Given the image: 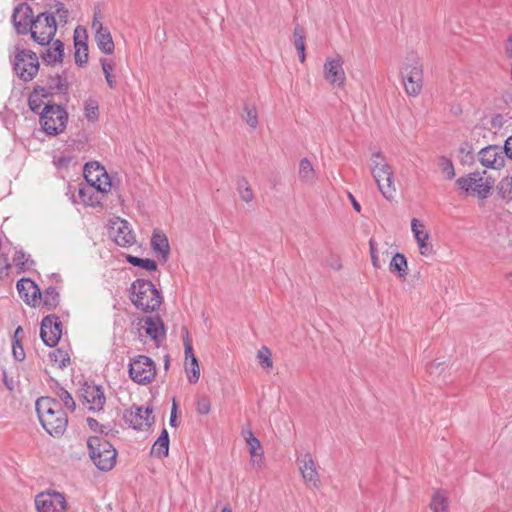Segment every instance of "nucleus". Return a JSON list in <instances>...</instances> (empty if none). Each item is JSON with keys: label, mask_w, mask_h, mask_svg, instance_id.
<instances>
[{"label": "nucleus", "mask_w": 512, "mask_h": 512, "mask_svg": "<svg viewBox=\"0 0 512 512\" xmlns=\"http://www.w3.org/2000/svg\"><path fill=\"white\" fill-rule=\"evenodd\" d=\"M54 7L56 9L55 14L58 16L59 22L66 24L68 21V15H69L68 9L65 7V5L62 2L57 1V0H55Z\"/></svg>", "instance_id": "nucleus-48"}, {"label": "nucleus", "mask_w": 512, "mask_h": 512, "mask_svg": "<svg viewBox=\"0 0 512 512\" xmlns=\"http://www.w3.org/2000/svg\"><path fill=\"white\" fill-rule=\"evenodd\" d=\"M82 397L86 403L90 404L89 409L99 411L103 408L106 398L104 391L99 385L86 384L82 389Z\"/></svg>", "instance_id": "nucleus-20"}, {"label": "nucleus", "mask_w": 512, "mask_h": 512, "mask_svg": "<svg viewBox=\"0 0 512 512\" xmlns=\"http://www.w3.org/2000/svg\"><path fill=\"white\" fill-rule=\"evenodd\" d=\"M169 434L166 428H163L161 431L159 437L154 442L152 449H151V455L157 457V458H164L167 457L169 454Z\"/></svg>", "instance_id": "nucleus-29"}, {"label": "nucleus", "mask_w": 512, "mask_h": 512, "mask_svg": "<svg viewBox=\"0 0 512 512\" xmlns=\"http://www.w3.org/2000/svg\"><path fill=\"white\" fill-rule=\"evenodd\" d=\"M3 381H4L5 386H6L9 390H12V389H13V380H8V378H7V374H6V372H5V371L3 372Z\"/></svg>", "instance_id": "nucleus-61"}, {"label": "nucleus", "mask_w": 512, "mask_h": 512, "mask_svg": "<svg viewBox=\"0 0 512 512\" xmlns=\"http://www.w3.org/2000/svg\"><path fill=\"white\" fill-rule=\"evenodd\" d=\"M20 334H23V329L21 326H18L15 330L13 341L20 340Z\"/></svg>", "instance_id": "nucleus-62"}, {"label": "nucleus", "mask_w": 512, "mask_h": 512, "mask_svg": "<svg viewBox=\"0 0 512 512\" xmlns=\"http://www.w3.org/2000/svg\"><path fill=\"white\" fill-rule=\"evenodd\" d=\"M25 253L22 252V251H19V252H16L15 256H14V263L17 267H19L20 269H24L26 267V262H27V259L25 258Z\"/></svg>", "instance_id": "nucleus-57"}, {"label": "nucleus", "mask_w": 512, "mask_h": 512, "mask_svg": "<svg viewBox=\"0 0 512 512\" xmlns=\"http://www.w3.org/2000/svg\"><path fill=\"white\" fill-rule=\"evenodd\" d=\"M371 174L377 184L378 190L388 201H392L396 188L393 168L387 163L384 154L377 151L371 157Z\"/></svg>", "instance_id": "nucleus-3"}, {"label": "nucleus", "mask_w": 512, "mask_h": 512, "mask_svg": "<svg viewBox=\"0 0 512 512\" xmlns=\"http://www.w3.org/2000/svg\"><path fill=\"white\" fill-rule=\"evenodd\" d=\"M251 464L256 469H261L264 465L263 450L255 451L254 456H251Z\"/></svg>", "instance_id": "nucleus-56"}, {"label": "nucleus", "mask_w": 512, "mask_h": 512, "mask_svg": "<svg viewBox=\"0 0 512 512\" xmlns=\"http://www.w3.org/2000/svg\"><path fill=\"white\" fill-rule=\"evenodd\" d=\"M389 270L392 273L396 272L399 278L405 279L408 274V265L405 255L402 253H396L390 261Z\"/></svg>", "instance_id": "nucleus-30"}, {"label": "nucleus", "mask_w": 512, "mask_h": 512, "mask_svg": "<svg viewBox=\"0 0 512 512\" xmlns=\"http://www.w3.org/2000/svg\"><path fill=\"white\" fill-rule=\"evenodd\" d=\"M245 441L249 447V453L254 456L255 451L262 450L260 441L254 436L251 430L243 432Z\"/></svg>", "instance_id": "nucleus-45"}, {"label": "nucleus", "mask_w": 512, "mask_h": 512, "mask_svg": "<svg viewBox=\"0 0 512 512\" xmlns=\"http://www.w3.org/2000/svg\"><path fill=\"white\" fill-rule=\"evenodd\" d=\"M28 105L32 112L38 113L40 115L41 112H39V110L42 105L41 98H39L37 95H34L33 93H31L28 98Z\"/></svg>", "instance_id": "nucleus-54"}, {"label": "nucleus", "mask_w": 512, "mask_h": 512, "mask_svg": "<svg viewBox=\"0 0 512 512\" xmlns=\"http://www.w3.org/2000/svg\"><path fill=\"white\" fill-rule=\"evenodd\" d=\"M98 193L99 191L94 190L93 186L90 185L80 186L78 189V195L82 202L92 207L100 204Z\"/></svg>", "instance_id": "nucleus-32"}, {"label": "nucleus", "mask_w": 512, "mask_h": 512, "mask_svg": "<svg viewBox=\"0 0 512 512\" xmlns=\"http://www.w3.org/2000/svg\"><path fill=\"white\" fill-rule=\"evenodd\" d=\"M60 302V295L57 289L53 286H49L45 291L41 292V303L43 306L51 311L57 308Z\"/></svg>", "instance_id": "nucleus-31"}, {"label": "nucleus", "mask_w": 512, "mask_h": 512, "mask_svg": "<svg viewBox=\"0 0 512 512\" xmlns=\"http://www.w3.org/2000/svg\"><path fill=\"white\" fill-rule=\"evenodd\" d=\"M126 261L135 267H140L147 271L157 270V263L153 259L140 258V257L133 256V255H127Z\"/></svg>", "instance_id": "nucleus-35"}, {"label": "nucleus", "mask_w": 512, "mask_h": 512, "mask_svg": "<svg viewBox=\"0 0 512 512\" xmlns=\"http://www.w3.org/2000/svg\"><path fill=\"white\" fill-rule=\"evenodd\" d=\"M20 298L29 306L36 307L41 303V290L30 278H22L16 284Z\"/></svg>", "instance_id": "nucleus-15"}, {"label": "nucleus", "mask_w": 512, "mask_h": 512, "mask_svg": "<svg viewBox=\"0 0 512 512\" xmlns=\"http://www.w3.org/2000/svg\"><path fill=\"white\" fill-rule=\"evenodd\" d=\"M29 33L39 45H48L57 31V22L53 13H40L30 22Z\"/></svg>", "instance_id": "nucleus-8"}, {"label": "nucleus", "mask_w": 512, "mask_h": 512, "mask_svg": "<svg viewBox=\"0 0 512 512\" xmlns=\"http://www.w3.org/2000/svg\"><path fill=\"white\" fill-rule=\"evenodd\" d=\"M12 354L16 361H23L25 359L24 348L20 340L12 341Z\"/></svg>", "instance_id": "nucleus-50"}, {"label": "nucleus", "mask_w": 512, "mask_h": 512, "mask_svg": "<svg viewBox=\"0 0 512 512\" xmlns=\"http://www.w3.org/2000/svg\"><path fill=\"white\" fill-rule=\"evenodd\" d=\"M57 396L64 403L65 407L70 411H74L76 408V403L72 397V395L63 387H60L57 391Z\"/></svg>", "instance_id": "nucleus-46"}, {"label": "nucleus", "mask_w": 512, "mask_h": 512, "mask_svg": "<svg viewBox=\"0 0 512 512\" xmlns=\"http://www.w3.org/2000/svg\"><path fill=\"white\" fill-rule=\"evenodd\" d=\"M438 165L441 168V171L445 175L446 179L451 180L455 177L454 165L449 158L441 156L439 158Z\"/></svg>", "instance_id": "nucleus-43"}, {"label": "nucleus", "mask_w": 512, "mask_h": 512, "mask_svg": "<svg viewBox=\"0 0 512 512\" xmlns=\"http://www.w3.org/2000/svg\"><path fill=\"white\" fill-rule=\"evenodd\" d=\"M500 197L504 200H512V176L504 177L497 186Z\"/></svg>", "instance_id": "nucleus-40"}, {"label": "nucleus", "mask_w": 512, "mask_h": 512, "mask_svg": "<svg viewBox=\"0 0 512 512\" xmlns=\"http://www.w3.org/2000/svg\"><path fill=\"white\" fill-rule=\"evenodd\" d=\"M349 198L351 200V203H352V206L354 208L355 211L357 212H360L361 211V206L360 204L356 201V199L354 198V196L352 194L349 193Z\"/></svg>", "instance_id": "nucleus-60"}, {"label": "nucleus", "mask_w": 512, "mask_h": 512, "mask_svg": "<svg viewBox=\"0 0 512 512\" xmlns=\"http://www.w3.org/2000/svg\"><path fill=\"white\" fill-rule=\"evenodd\" d=\"M169 423L172 427L177 426V404L175 400H173Z\"/></svg>", "instance_id": "nucleus-59"}, {"label": "nucleus", "mask_w": 512, "mask_h": 512, "mask_svg": "<svg viewBox=\"0 0 512 512\" xmlns=\"http://www.w3.org/2000/svg\"><path fill=\"white\" fill-rule=\"evenodd\" d=\"M132 304L143 312L156 311L162 301L161 292L146 279H136L129 289Z\"/></svg>", "instance_id": "nucleus-2"}, {"label": "nucleus", "mask_w": 512, "mask_h": 512, "mask_svg": "<svg viewBox=\"0 0 512 512\" xmlns=\"http://www.w3.org/2000/svg\"><path fill=\"white\" fill-rule=\"evenodd\" d=\"M32 93L37 95L39 98H48L49 96L53 95L55 91L49 88V84H46L45 87L38 85L35 86Z\"/></svg>", "instance_id": "nucleus-55"}, {"label": "nucleus", "mask_w": 512, "mask_h": 512, "mask_svg": "<svg viewBox=\"0 0 512 512\" xmlns=\"http://www.w3.org/2000/svg\"><path fill=\"white\" fill-rule=\"evenodd\" d=\"M130 378L137 384L147 385L156 376V365L154 361L145 355H138L132 359L128 368Z\"/></svg>", "instance_id": "nucleus-10"}, {"label": "nucleus", "mask_w": 512, "mask_h": 512, "mask_svg": "<svg viewBox=\"0 0 512 512\" xmlns=\"http://www.w3.org/2000/svg\"><path fill=\"white\" fill-rule=\"evenodd\" d=\"M479 161L487 168L500 169L505 165V154L497 145L487 146L479 152Z\"/></svg>", "instance_id": "nucleus-18"}, {"label": "nucleus", "mask_w": 512, "mask_h": 512, "mask_svg": "<svg viewBox=\"0 0 512 512\" xmlns=\"http://www.w3.org/2000/svg\"><path fill=\"white\" fill-rule=\"evenodd\" d=\"M113 240L121 247H129L135 242V237L128 227L127 221H121L118 227L112 228Z\"/></svg>", "instance_id": "nucleus-26"}, {"label": "nucleus", "mask_w": 512, "mask_h": 512, "mask_svg": "<svg viewBox=\"0 0 512 512\" xmlns=\"http://www.w3.org/2000/svg\"><path fill=\"white\" fill-rule=\"evenodd\" d=\"M401 75L406 93L410 96H417L422 90L423 66L414 53L407 57Z\"/></svg>", "instance_id": "nucleus-9"}, {"label": "nucleus", "mask_w": 512, "mask_h": 512, "mask_svg": "<svg viewBox=\"0 0 512 512\" xmlns=\"http://www.w3.org/2000/svg\"><path fill=\"white\" fill-rule=\"evenodd\" d=\"M64 56V44L61 40L56 39L53 42L52 47L48 48L45 53L42 54L43 62L46 64L62 63Z\"/></svg>", "instance_id": "nucleus-27"}, {"label": "nucleus", "mask_w": 512, "mask_h": 512, "mask_svg": "<svg viewBox=\"0 0 512 512\" xmlns=\"http://www.w3.org/2000/svg\"><path fill=\"white\" fill-rule=\"evenodd\" d=\"M87 447L92 462L99 470L109 471L115 466L117 451L108 440L91 436L87 440Z\"/></svg>", "instance_id": "nucleus-4"}, {"label": "nucleus", "mask_w": 512, "mask_h": 512, "mask_svg": "<svg viewBox=\"0 0 512 512\" xmlns=\"http://www.w3.org/2000/svg\"><path fill=\"white\" fill-rule=\"evenodd\" d=\"M440 365H441V363H434V362H432V363H430V364L427 366V369H428V370H429V372L431 373V372H432V370H433L434 368H438Z\"/></svg>", "instance_id": "nucleus-63"}, {"label": "nucleus", "mask_w": 512, "mask_h": 512, "mask_svg": "<svg viewBox=\"0 0 512 512\" xmlns=\"http://www.w3.org/2000/svg\"><path fill=\"white\" fill-rule=\"evenodd\" d=\"M86 422H87V425L88 427L95 431V432H99L100 434H107V427L105 425H101L96 419L92 418V417H88L86 419Z\"/></svg>", "instance_id": "nucleus-53"}, {"label": "nucleus", "mask_w": 512, "mask_h": 512, "mask_svg": "<svg viewBox=\"0 0 512 512\" xmlns=\"http://www.w3.org/2000/svg\"><path fill=\"white\" fill-rule=\"evenodd\" d=\"M13 70L22 81L29 82L33 80L39 70L37 54L32 50L16 46Z\"/></svg>", "instance_id": "nucleus-7"}, {"label": "nucleus", "mask_w": 512, "mask_h": 512, "mask_svg": "<svg viewBox=\"0 0 512 512\" xmlns=\"http://www.w3.org/2000/svg\"><path fill=\"white\" fill-rule=\"evenodd\" d=\"M257 358H258L259 364L261 365L262 368H264V369L272 368L273 361L271 358V351L269 350L268 347H266V346L261 347V349H259L257 352Z\"/></svg>", "instance_id": "nucleus-44"}, {"label": "nucleus", "mask_w": 512, "mask_h": 512, "mask_svg": "<svg viewBox=\"0 0 512 512\" xmlns=\"http://www.w3.org/2000/svg\"><path fill=\"white\" fill-rule=\"evenodd\" d=\"M35 408L42 427L49 435L60 437L64 434L68 417L58 400L40 397L36 400Z\"/></svg>", "instance_id": "nucleus-1"}, {"label": "nucleus", "mask_w": 512, "mask_h": 512, "mask_svg": "<svg viewBox=\"0 0 512 512\" xmlns=\"http://www.w3.org/2000/svg\"><path fill=\"white\" fill-rule=\"evenodd\" d=\"M47 84H49V88L54 90L55 92H59L62 94L68 93V82L65 76L56 74L55 76H49L47 80Z\"/></svg>", "instance_id": "nucleus-34"}, {"label": "nucleus", "mask_w": 512, "mask_h": 512, "mask_svg": "<svg viewBox=\"0 0 512 512\" xmlns=\"http://www.w3.org/2000/svg\"><path fill=\"white\" fill-rule=\"evenodd\" d=\"M85 116L89 121L98 119V103L95 100H88L85 104Z\"/></svg>", "instance_id": "nucleus-47"}, {"label": "nucleus", "mask_w": 512, "mask_h": 512, "mask_svg": "<svg viewBox=\"0 0 512 512\" xmlns=\"http://www.w3.org/2000/svg\"><path fill=\"white\" fill-rule=\"evenodd\" d=\"M236 189L244 202L249 203L254 199L253 190L244 176L237 177Z\"/></svg>", "instance_id": "nucleus-33"}, {"label": "nucleus", "mask_w": 512, "mask_h": 512, "mask_svg": "<svg viewBox=\"0 0 512 512\" xmlns=\"http://www.w3.org/2000/svg\"><path fill=\"white\" fill-rule=\"evenodd\" d=\"M151 248L154 252L160 254V260L166 262L169 258L170 246L165 233L161 230H154L151 237Z\"/></svg>", "instance_id": "nucleus-25"}, {"label": "nucleus", "mask_w": 512, "mask_h": 512, "mask_svg": "<svg viewBox=\"0 0 512 512\" xmlns=\"http://www.w3.org/2000/svg\"><path fill=\"white\" fill-rule=\"evenodd\" d=\"M299 178L304 182H311L315 178V170L309 159L303 158L299 163Z\"/></svg>", "instance_id": "nucleus-37"}, {"label": "nucleus", "mask_w": 512, "mask_h": 512, "mask_svg": "<svg viewBox=\"0 0 512 512\" xmlns=\"http://www.w3.org/2000/svg\"><path fill=\"white\" fill-rule=\"evenodd\" d=\"M509 41V47L507 48V52H509L512 55V35L508 38Z\"/></svg>", "instance_id": "nucleus-64"}, {"label": "nucleus", "mask_w": 512, "mask_h": 512, "mask_svg": "<svg viewBox=\"0 0 512 512\" xmlns=\"http://www.w3.org/2000/svg\"><path fill=\"white\" fill-rule=\"evenodd\" d=\"M448 507L447 498L441 491L435 492L430 503L433 512H444Z\"/></svg>", "instance_id": "nucleus-42"}, {"label": "nucleus", "mask_w": 512, "mask_h": 512, "mask_svg": "<svg viewBox=\"0 0 512 512\" xmlns=\"http://www.w3.org/2000/svg\"><path fill=\"white\" fill-rule=\"evenodd\" d=\"M32 7L27 3H21L14 8L12 23L18 34L29 33L30 22L34 21Z\"/></svg>", "instance_id": "nucleus-16"}, {"label": "nucleus", "mask_w": 512, "mask_h": 512, "mask_svg": "<svg viewBox=\"0 0 512 512\" xmlns=\"http://www.w3.org/2000/svg\"><path fill=\"white\" fill-rule=\"evenodd\" d=\"M503 150L505 156L512 160V135L505 140Z\"/></svg>", "instance_id": "nucleus-58"}, {"label": "nucleus", "mask_w": 512, "mask_h": 512, "mask_svg": "<svg viewBox=\"0 0 512 512\" xmlns=\"http://www.w3.org/2000/svg\"><path fill=\"white\" fill-rule=\"evenodd\" d=\"M50 361L57 365L60 369H64L70 364V356L67 351L63 349H55L49 353Z\"/></svg>", "instance_id": "nucleus-36"}, {"label": "nucleus", "mask_w": 512, "mask_h": 512, "mask_svg": "<svg viewBox=\"0 0 512 512\" xmlns=\"http://www.w3.org/2000/svg\"><path fill=\"white\" fill-rule=\"evenodd\" d=\"M35 506L38 512H65L67 502L62 493L47 491L35 497Z\"/></svg>", "instance_id": "nucleus-11"}, {"label": "nucleus", "mask_w": 512, "mask_h": 512, "mask_svg": "<svg viewBox=\"0 0 512 512\" xmlns=\"http://www.w3.org/2000/svg\"><path fill=\"white\" fill-rule=\"evenodd\" d=\"M494 181L484 178L479 172L469 173L456 180V185L466 196H476L483 200L489 197Z\"/></svg>", "instance_id": "nucleus-6"}, {"label": "nucleus", "mask_w": 512, "mask_h": 512, "mask_svg": "<svg viewBox=\"0 0 512 512\" xmlns=\"http://www.w3.org/2000/svg\"><path fill=\"white\" fill-rule=\"evenodd\" d=\"M99 13H94V18L92 22V29L95 30V41L97 43L98 48L104 54H111L114 51V42L108 28L104 27L101 21L98 20Z\"/></svg>", "instance_id": "nucleus-17"}, {"label": "nucleus", "mask_w": 512, "mask_h": 512, "mask_svg": "<svg viewBox=\"0 0 512 512\" xmlns=\"http://www.w3.org/2000/svg\"><path fill=\"white\" fill-rule=\"evenodd\" d=\"M294 44L299 54V59L303 63L305 61V35L302 28L296 26L293 32Z\"/></svg>", "instance_id": "nucleus-38"}, {"label": "nucleus", "mask_w": 512, "mask_h": 512, "mask_svg": "<svg viewBox=\"0 0 512 512\" xmlns=\"http://www.w3.org/2000/svg\"><path fill=\"white\" fill-rule=\"evenodd\" d=\"M145 325L142 327L145 333L157 345L165 339L166 331L164 323L159 316H148L144 319Z\"/></svg>", "instance_id": "nucleus-23"}, {"label": "nucleus", "mask_w": 512, "mask_h": 512, "mask_svg": "<svg viewBox=\"0 0 512 512\" xmlns=\"http://www.w3.org/2000/svg\"><path fill=\"white\" fill-rule=\"evenodd\" d=\"M196 409L199 414H202V415L208 414L211 409L210 400L207 397H201L197 401Z\"/></svg>", "instance_id": "nucleus-52"}, {"label": "nucleus", "mask_w": 512, "mask_h": 512, "mask_svg": "<svg viewBox=\"0 0 512 512\" xmlns=\"http://www.w3.org/2000/svg\"><path fill=\"white\" fill-rule=\"evenodd\" d=\"M100 63H101L102 70H103V73H104V76H105L108 86L111 89L115 88L116 80H115V77L112 75V71L114 69V64L112 63L111 60H108L106 58H102L100 60Z\"/></svg>", "instance_id": "nucleus-41"}, {"label": "nucleus", "mask_w": 512, "mask_h": 512, "mask_svg": "<svg viewBox=\"0 0 512 512\" xmlns=\"http://www.w3.org/2000/svg\"><path fill=\"white\" fill-rule=\"evenodd\" d=\"M151 407L137 406L124 413L125 422L135 430H148L154 423Z\"/></svg>", "instance_id": "nucleus-13"}, {"label": "nucleus", "mask_w": 512, "mask_h": 512, "mask_svg": "<svg viewBox=\"0 0 512 512\" xmlns=\"http://www.w3.org/2000/svg\"><path fill=\"white\" fill-rule=\"evenodd\" d=\"M84 177L87 181V185H90L92 183L99 182V178L103 177L106 180L108 179V173L104 169L103 166H101L97 162H90L86 163L84 166Z\"/></svg>", "instance_id": "nucleus-28"}, {"label": "nucleus", "mask_w": 512, "mask_h": 512, "mask_svg": "<svg viewBox=\"0 0 512 512\" xmlns=\"http://www.w3.org/2000/svg\"><path fill=\"white\" fill-rule=\"evenodd\" d=\"M87 33L85 29L77 27L74 31L75 63L82 67L88 61Z\"/></svg>", "instance_id": "nucleus-21"}, {"label": "nucleus", "mask_w": 512, "mask_h": 512, "mask_svg": "<svg viewBox=\"0 0 512 512\" xmlns=\"http://www.w3.org/2000/svg\"><path fill=\"white\" fill-rule=\"evenodd\" d=\"M185 330V336L183 337L184 352L186 360H189V364L186 365V371L188 373V381L192 384L198 382L200 377V369L196 356L193 353V347L189 338L187 329Z\"/></svg>", "instance_id": "nucleus-19"}, {"label": "nucleus", "mask_w": 512, "mask_h": 512, "mask_svg": "<svg viewBox=\"0 0 512 512\" xmlns=\"http://www.w3.org/2000/svg\"><path fill=\"white\" fill-rule=\"evenodd\" d=\"M343 58L337 55L335 58H327L324 63V78L327 82L338 87H343L346 75L343 69Z\"/></svg>", "instance_id": "nucleus-14"}, {"label": "nucleus", "mask_w": 512, "mask_h": 512, "mask_svg": "<svg viewBox=\"0 0 512 512\" xmlns=\"http://www.w3.org/2000/svg\"><path fill=\"white\" fill-rule=\"evenodd\" d=\"M299 470L306 483L311 484L314 487L318 486L320 482L319 474L310 453L304 454L299 460Z\"/></svg>", "instance_id": "nucleus-22"}, {"label": "nucleus", "mask_w": 512, "mask_h": 512, "mask_svg": "<svg viewBox=\"0 0 512 512\" xmlns=\"http://www.w3.org/2000/svg\"><path fill=\"white\" fill-rule=\"evenodd\" d=\"M90 186H93L94 190H97L100 193H107L108 191H110L111 186H112L111 179L109 176H108L107 180L103 177H100L99 182L92 183V184H90Z\"/></svg>", "instance_id": "nucleus-49"}, {"label": "nucleus", "mask_w": 512, "mask_h": 512, "mask_svg": "<svg viewBox=\"0 0 512 512\" xmlns=\"http://www.w3.org/2000/svg\"><path fill=\"white\" fill-rule=\"evenodd\" d=\"M242 117L251 128L255 129L257 127L258 114H257L256 107L254 105L245 103L244 107H243Z\"/></svg>", "instance_id": "nucleus-39"}, {"label": "nucleus", "mask_w": 512, "mask_h": 512, "mask_svg": "<svg viewBox=\"0 0 512 512\" xmlns=\"http://www.w3.org/2000/svg\"><path fill=\"white\" fill-rule=\"evenodd\" d=\"M68 113L58 104H46L40 113V124L43 131L50 136L62 133L67 125Z\"/></svg>", "instance_id": "nucleus-5"}, {"label": "nucleus", "mask_w": 512, "mask_h": 512, "mask_svg": "<svg viewBox=\"0 0 512 512\" xmlns=\"http://www.w3.org/2000/svg\"><path fill=\"white\" fill-rule=\"evenodd\" d=\"M369 250H370V256H371V261H372L373 266L376 269L381 268V264H380L379 257H378V251H377V244H376V241L372 238L369 240Z\"/></svg>", "instance_id": "nucleus-51"}, {"label": "nucleus", "mask_w": 512, "mask_h": 512, "mask_svg": "<svg viewBox=\"0 0 512 512\" xmlns=\"http://www.w3.org/2000/svg\"><path fill=\"white\" fill-rule=\"evenodd\" d=\"M62 335V323L58 316L50 314L41 321L40 337L49 347H55Z\"/></svg>", "instance_id": "nucleus-12"}, {"label": "nucleus", "mask_w": 512, "mask_h": 512, "mask_svg": "<svg viewBox=\"0 0 512 512\" xmlns=\"http://www.w3.org/2000/svg\"><path fill=\"white\" fill-rule=\"evenodd\" d=\"M422 227V225L419 223V220L412 219L411 221V227L412 231L414 233L415 239L418 243L419 250L421 255L423 256H430L434 253L433 246L428 242L429 240V234L426 231L420 230L418 227Z\"/></svg>", "instance_id": "nucleus-24"}]
</instances>
